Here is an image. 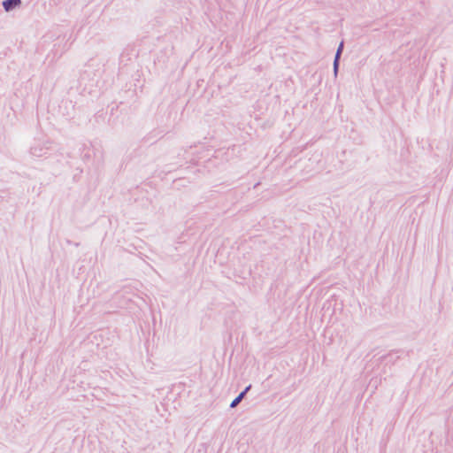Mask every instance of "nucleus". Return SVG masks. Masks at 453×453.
Segmentation results:
<instances>
[{"label": "nucleus", "mask_w": 453, "mask_h": 453, "mask_svg": "<svg viewBox=\"0 0 453 453\" xmlns=\"http://www.w3.org/2000/svg\"><path fill=\"white\" fill-rule=\"evenodd\" d=\"M20 4V0H5L4 2V7L6 11L11 10L12 8L19 5Z\"/></svg>", "instance_id": "nucleus-1"}, {"label": "nucleus", "mask_w": 453, "mask_h": 453, "mask_svg": "<svg viewBox=\"0 0 453 453\" xmlns=\"http://www.w3.org/2000/svg\"><path fill=\"white\" fill-rule=\"evenodd\" d=\"M243 398H244V395L239 393V395L231 402L229 407L231 409L235 408L242 401Z\"/></svg>", "instance_id": "nucleus-2"}, {"label": "nucleus", "mask_w": 453, "mask_h": 453, "mask_svg": "<svg viewBox=\"0 0 453 453\" xmlns=\"http://www.w3.org/2000/svg\"><path fill=\"white\" fill-rule=\"evenodd\" d=\"M342 47H343V42H341L340 45H339V48L337 50L336 56H335V60H334V66L335 67L337 66L338 58H339L340 54H341V52L342 50Z\"/></svg>", "instance_id": "nucleus-3"}, {"label": "nucleus", "mask_w": 453, "mask_h": 453, "mask_svg": "<svg viewBox=\"0 0 453 453\" xmlns=\"http://www.w3.org/2000/svg\"><path fill=\"white\" fill-rule=\"evenodd\" d=\"M251 387H252V386H251V384L248 385V386H247V387H245V388H244L242 392H240V393H241V394H243V395H244V396H245V395H247V393L250 390Z\"/></svg>", "instance_id": "nucleus-4"}]
</instances>
